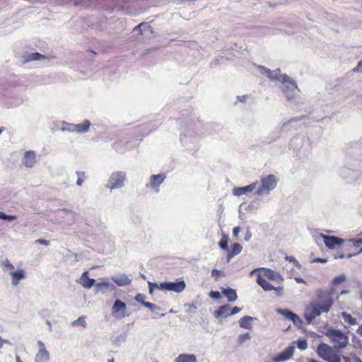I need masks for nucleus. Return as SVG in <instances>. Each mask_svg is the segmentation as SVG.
Returning a JSON list of instances; mask_svg holds the SVG:
<instances>
[{
    "label": "nucleus",
    "mask_w": 362,
    "mask_h": 362,
    "mask_svg": "<svg viewBox=\"0 0 362 362\" xmlns=\"http://www.w3.org/2000/svg\"><path fill=\"white\" fill-rule=\"evenodd\" d=\"M346 281V275L340 274L332 279L329 290L318 289L316 291L315 299L305 307L303 313V317L308 324L322 313H327L331 310L334 303L333 298L334 290Z\"/></svg>",
    "instance_id": "nucleus-1"
},
{
    "label": "nucleus",
    "mask_w": 362,
    "mask_h": 362,
    "mask_svg": "<svg viewBox=\"0 0 362 362\" xmlns=\"http://www.w3.org/2000/svg\"><path fill=\"white\" fill-rule=\"evenodd\" d=\"M258 274L257 277V283L264 290V291H281L282 287L273 286L268 280L274 281L280 283L283 281L281 276L276 272L268 268H260L257 269Z\"/></svg>",
    "instance_id": "nucleus-2"
},
{
    "label": "nucleus",
    "mask_w": 362,
    "mask_h": 362,
    "mask_svg": "<svg viewBox=\"0 0 362 362\" xmlns=\"http://www.w3.org/2000/svg\"><path fill=\"white\" fill-rule=\"evenodd\" d=\"M278 180L274 175H269L260 179L258 187L255 192L256 195L260 196L269 194L277 185Z\"/></svg>",
    "instance_id": "nucleus-3"
},
{
    "label": "nucleus",
    "mask_w": 362,
    "mask_h": 362,
    "mask_svg": "<svg viewBox=\"0 0 362 362\" xmlns=\"http://www.w3.org/2000/svg\"><path fill=\"white\" fill-rule=\"evenodd\" d=\"M259 68L262 70V74H265L272 81H279L281 83L289 82L291 90L297 88L296 83L287 75L281 74L279 69L272 71L262 66H260Z\"/></svg>",
    "instance_id": "nucleus-4"
},
{
    "label": "nucleus",
    "mask_w": 362,
    "mask_h": 362,
    "mask_svg": "<svg viewBox=\"0 0 362 362\" xmlns=\"http://www.w3.org/2000/svg\"><path fill=\"white\" fill-rule=\"evenodd\" d=\"M325 335L329 338L331 341L337 348H344L348 344V337L340 330L334 328H329L326 331Z\"/></svg>",
    "instance_id": "nucleus-5"
},
{
    "label": "nucleus",
    "mask_w": 362,
    "mask_h": 362,
    "mask_svg": "<svg viewBox=\"0 0 362 362\" xmlns=\"http://www.w3.org/2000/svg\"><path fill=\"white\" fill-rule=\"evenodd\" d=\"M317 355L328 362H339L340 358L331 346L325 343H321L317 346Z\"/></svg>",
    "instance_id": "nucleus-6"
},
{
    "label": "nucleus",
    "mask_w": 362,
    "mask_h": 362,
    "mask_svg": "<svg viewBox=\"0 0 362 362\" xmlns=\"http://www.w3.org/2000/svg\"><path fill=\"white\" fill-rule=\"evenodd\" d=\"M125 177L126 174L124 172L113 173L107 182V187L110 189L122 187Z\"/></svg>",
    "instance_id": "nucleus-7"
},
{
    "label": "nucleus",
    "mask_w": 362,
    "mask_h": 362,
    "mask_svg": "<svg viewBox=\"0 0 362 362\" xmlns=\"http://www.w3.org/2000/svg\"><path fill=\"white\" fill-rule=\"evenodd\" d=\"M158 287L160 290L173 291L180 293L185 288L186 284L183 280H180L177 282L160 283Z\"/></svg>",
    "instance_id": "nucleus-8"
},
{
    "label": "nucleus",
    "mask_w": 362,
    "mask_h": 362,
    "mask_svg": "<svg viewBox=\"0 0 362 362\" xmlns=\"http://www.w3.org/2000/svg\"><path fill=\"white\" fill-rule=\"evenodd\" d=\"M126 311V303L119 299H117L115 301L113 306L112 308V312L113 315L117 318L122 319L127 315Z\"/></svg>",
    "instance_id": "nucleus-9"
},
{
    "label": "nucleus",
    "mask_w": 362,
    "mask_h": 362,
    "mask_svg": "<svg viewBox=\"0 0 362 362\" xmlns=\"http://www.w3.org/2000/svg\"><path fill=\"white\" fill-rule=\"evenodd\" d=\"M320 237L323 239L324 243L329 249H334L335 247L341 245L344 241L342 238L337 236H329L321 234Z\"/></svg>",
    "instance_id": "nucleus-10"
},
{
    "label": "nucleus",
    "mask_w": 362,
    "mask_h": 362,
    "mask_svg": "<svg viewBox=\"0 0 362 362\" xmlns=\"http://www.w3.org/2000/svg\"><path fill=\"white\" fill-rule=\"evenodd\" d=\"M39 350L35 356V362H47L49 359V354L46 349L45 345L41 341H38Z\"/></svg>",
    "instance_id": "nucleus-11"
},
{
    "label": "nucleus",
    "mask_w": 362,
    "mask_h": 362,
    "mask_svg": "<svg viewBox=\"0 0 362 362\" xmlns=\"http://www.w3.org/2000/svg\"><path fill=\"white\" fill-rule=\"evenodd\" d=\"M165 177V175L163 173L153 175L151 176L149 183L146 184V187H151L154 189L156 192H158L159 186L163 182Z\"/></svg>",
    "instance_id": "nucleus-12"
},
{
    "label": "nucleus",
    "mask_w": 362,
    "mask_h": 362,
    "mask_svg": "<svg viewBox=\"0 0 362 362\" xmlns=\"http://www.w3.org/2000/svg\"><path fill=\"white\" fill-rule=\"evenodd\" d=\"M257 182H255L251 183L249 185L241 187H236L233 189V194L235 196H241L245 194H247L249 192H252L255 188L257 187Z\"/></svg>",
    "instance_id": "nucleus-13"
},
{
    "label": "nucleus",
    "mask_w": 362,
    "mask_h": 362,
    "mask_svg": "<svg viewBox=\"0 0 362 362\" xmlns=\"http://www.w3.org/2000/svg\"><path fill=\"white\" fill-rule=\"evenodd\" d=\"M293 353V348L291 346H289L285 349L284 351L280 353L277 356H276L273 361L274 362H282L288 360L291 358Z\"/></svg>",
    "instance_id": "nucleus-14"
},
{
    "label": "nucleus",
    "mask_w": 362,
    "mask_h": 362,
    "mask_svg": "<svg viewBox=\"0 0 362 362\" xmlns=\"http://www.w3.org/2000/svg\"><path fill=\"white\" fill-rule=\"evenodd\" d=\"M36 162V155L33 151H27L24 153L23 163L28 168H32Z\"/></svg>",
    "instance_id": "nucleus-15"
},
{
    "label": "nucleus",
    "mask_w": 362,
    "mask_h": 362,
    "mask_svg": "<svg viewBox=\"0 0 362 362\" xmlns=\"http://www.w3.org/2000/svg\"><path fill=\"white\" fill-rule=\"evenodd\" d=\"M145 299H146V296L143 293H138L135 296V300L137 302L141 303L146 308L150 309L151 311H155V310L159 309V308L156 305H155L151 302L145 301Z\"/></svg>",
    "instance_id": "nucleus-16"
},
{
    "label": "nucleus",
    "mask_w": 362,
    "mask_h": 362,
    "mask_svg": "<svg viewBox=\"0 0 362 362\" xmlns=\"http://www.w3.org/2000/svg\"><path fill=\"white\" fill-rule=\"evenodd\" d=\"M78 282L83 288H90L94 285L95 280L89 278L88 272H84Z\"/></svg>",
    "instance_id": "nucleus-17"
},
{
    "label": "nucleus",
    "mask_w": 362,
    "mask_h": 362,
    "mask_svg": "<svg viewBox=\"0 0 362 362\" xmlns=\"http://www.w3.org/2000/svg\"><path fill=\"white\" fill-rule=\"evenodd\" d=\"M10 274L12 276V284L14 286H17L21 279L25 278V272L22 269L12 272Z\"/></svg>",
    "instance_id": "nucleus-18"
},
{
    "label": "nucleus",
    "mask_w": 362,
    "mask_h": 362,
    "mask_svg": "<svg viewBox=\"0 0 362 362\" xmlns=\"http://www.w3.org/2000/svg\"><path fill=\"white\" fill-rule=\"evenodd\" d=\"M230 307L229 305H223L218 308L215 311L214 315L216 317H228L230 316Z\"/></svg>",
    "instance_id": "nucleus-19"
},
{
    "label": "nucleus",
    "mask_w": 362,
    "mask_h": 362,
    "mask_svg": "<svg viewBox=\"0 0 362 362\" xmlns=\"http://www.w3.org/2000/svg\"><path fill=\"white\" fill-rule=\"evenodd\" d=\"M112 281L119 286L129 285L132 281L126 275L113 277Z\"/></svg>",
    "instance_id": "nucleus-20"
},
{
    "label": "nucleus",
    "mask_w": 362,
    "mask_h": 362,
    "mask_svg": "<svg viewBox=\"0 0 362 362\" xmlns=\"http://www.w3.org/2000/svg\"><path fill=\"white\" fill-rule=\"evenodd\" d=\"M222 293L227 298L229 302H233L238 298L236 291L232 288H223Z\"/></svg>",
    "instance_id": "nucleus-21"
},
{
    "label": "nucleus",
    "mask_w": 362,
    "mask_h": 362,
    "mask_svg": "<svg viewBox=\"0 0 362 362\" xmlns=\"http://www.w3.org/2000/svg\"><path fill=\"white\" fill-rule=\"evenodd\" d=\"M196 356L193 354H180L175 359V362H196Z\"/></svg>",
    "instance_id": "nucleus-22"
},
{
    "label": "nucleus",
    "mask_w": 362,
    "mask_h": 362,
    "mask_svg": "<svg viewBox=\"0 0 362 362\" xmlns=\"http://www.w3.org/2000/svg\"><path fill=\"white\" fill-rule=\"evenodd\" d=\"M284 84L282 87V91L287 97L288 100H291L294 97V92L297 90H291L289 82L282 83Z\"/></svg>",
    "instance_id": "nucleus-23"
},
{
    "label": "nucleus",
    "mask_w": 362,
    "mask_h": 362,
    "mask_svg": "<svg viewBox=\"0 0 362 362\" xmlns=\"http://www.w3.org/2000/svg\"><path fill=\"white\" fill-rule=\"evenodd\" d=\"M252 320V317L250 316H244L241 317L239 320L240 327L244 329H251L252 327L251 323Z\"/></svg>",
    "instance_id": "nucleus-24"
},
{
    "label": "nucleus",
    "mask_w": 362,
    "mask_h": 362,
    "mask_svg": "<svg viewBox=\"0 0 362 362\" xmlns=\"http://www.w3.org/2000/svg\"><path fill=\"white\" fill-rule=\"evenodd\" d=\"M90 123L88 120H84L81 124H75L76 132L77 133H85L88 132L90 127Z\"/></svg>",
    "instance_id": "nucleus-25"
},
{
    "label": "nucleus",
    "mask_w": 362,
    "mask_h": 362,
    "mask_svg": "<svg viewBox=\"0 0 362 362\" xmlns=\"http://www.w3.org/2000/svg\"><path fill=\"white\" fill-rule=\"evenodd\" d=\"M242 250V246L239 243H234L232 245L231 250L229 252L228 256L229 257L238 255Z\"/></svg>",
    "instance_id": "nucleus-26"
},
{
    "label": "nucleus",
    "mask_w": 362,
    "mask_h": 362,
    "mask_svg": "<svg viewBox=\"0 0 362 362\" xmlns=\"http://www.w3.org/2000/svg\"><path fill=\"white\" fill-rule=\"evenodd\" d=\"M341 316L344 322L348 323L349 325H354L356 324V320L354 318L351 314L343 312L341 313Z\"/></svg>",
    "instance_id": "nucleus-27"
},
{
    "label": "nucleus",
    "mask_w": 362,
    "mask_h": 362,
    "mask_svg": "<svg viewBox=\"0 0 362 362\" xmlns=\"http://www.w3.org/2000/svg\"><path fill=\"white\" fill-rule=\"evenodd\" d=\"M228 237L226 234L223 233L221 239L218 243V245L222 250H228Z\"/></svg>",
    "instance_id": "nucleus-28"
},
{
    "label": "nucleus",
    "mask_w": 362,
    "mask_h": 362,
    "mask_svg": "<svg viewBox=\"0 0 362 362\" xmlns=\"http://www.w3.org/2000/svg\"><path fill=\"white\" fill-rule=\"evenodd\" d=\"M281 313L286 316V318L292 320L294 323L297 320H299L298 316L292 312L288 310H282Z\"/></svg>",
    "instance_id": "nucleus-29"
},
{
    "label": "nucleus",
    "mask_w": 362,
    "mask_h": 362,
    "mask_svg": "<svg viewBox=\"0 0 362 362\" xmlns=\"http://www.w3.org/2000/svg\"><path fill=\"white\" fill-rule=\"evenodd\" d=\"M251 338V336L250 333H245L243 334H240L237 339V342L239 345L242 344L247 340H249Z\"/></svg>",
    "instance_id": "nucleus-30"
},
{
    "label": "nucleus",
    "mask_w": 362,
    "mask_h": 362,
    "mask_svg": "<svg viewBox=\"0 0 362 362\" xmlns=\"http://www.w3.org/2000/svg\"><path fill=\"white\" fill-rule=\"evenodd\" d=\"M72 325L74 326H82L83 327H86V320H85V317H83V316L78 317L76 320H74L72 322Z\"/></svg>",
    "instance_id": "nucleus-31"
},
{
    "label": "nucleus",
    "mask_w": 362,
    "mask_h": 362,
    "mask_svg": "<svg viewBox=\"0 0 362 362\" xmlns=\"http://www.w3.org/2000/svg\"><path fill=\"white\" fill-rule=\"evenodd\" d=\"M76 175L78 176L76 185L78 186H81L82 185V183L83 182L84 179L86 177L85 173L83 171H77Z\"/></svg>",
    "instance_id": "nucleus-32"
},
{
    "label": "nucleus",
    "mask_w": 362,
    "mask_h": 362,
    "mask_svg": "<svg viewBox=\"0 0 362 362\" xmlns=\"http://www.w3.org/2000/svg\"><path fill=\"white\" fill-rule=\"evenodd\" d=\"M45 58V56L38 52L32 53L28 56V60L30 61L39 60Z\"/></svg>",
    "instance_id": "nucleus-33"
},
{
    "label": "nucleus",
    "mask_w": 362,
    "mask_h": 362,
    "mask_svg": "<svg viewBox=\"0 0 362 362\" xmlns=\"http://www.w3.org/2000/svg\"><path fill=\"white\" fill-rule=\"evenodd\" d=\"M297 346L300 350L306 349L308 347V344H307L306 340H305V339L298 340L297 341Z\"/></svg>",
    "instance_id": "nucleus-34"
},
{
    "label": "nucleus",
    "mask_w": 362,
    "mask_h": 362,
    "mask_svg": "<svg viewBox=\"0 0 362 362\" xmlns=\"http://www.w3.org/2000/svg\"><path fill=\"white\" fill-rule=\"evenodd\" d=\"M110 286V284L107 281H102L99 282L97 284V288L100 290H104Z\"/></svg>",
    "instance_id": "nucleus-35"
},
{
    "label": "nucleus",
    "mask_w": 362,
    "mask_h": 362,
    "mask_svg": "<svg viewBox=\"0 0 362 362\" xmlns=\"http://www.w3.org/2000/svg\"><path fill=\"white\" fill-rule=\"evenodd\" d=\"M63 130H67L71 132H76L75 124H66V126L63 127Z\"/></svg>",
    "instance_id": "nucleus-36"
},
{
    "label": "nucleus",
    "mask_w": 362,
    "mask_h": 362,
    "mask_svg": "<svg viewBox=\"0 0 362 362\" xmlns=\"http://www.w3.org/2000/svg\"><path fill=\"white\" fill-rule=\"evenodd\" d=\"M148 288H149V293L151 294H153L154 288L159 289V287H158L159 285H158L155 283L148 282Z\"/></svg>",
    "instance_id": "nucleus-37"
},
{
    "label": "nucleus",
    "mask_w": 362,
    "mask_h": 362,
    "mask_svg": "<svg viewBox=\"0 0 362 362\" xmlns=\"http://www.w3.org/2000/svg\"><path fill=\"white\" fill-rule=\"evenodd\" d=\"M354 72H361L362 73V59L358 62L357 66L352 70Z\"/></svg>",
    "instance_id": "nucleus-38"
},
{
    "label": "nucleus",
    "mask_w": 362,
    "mask_h": 362,
    "mask_svg": "<svg viewBox=\"0 0 362 362\" xmlns=\"http://www.w3.org/2000/svg\"><path fill=\"white\" fill-rule=\"evenodd\" d=\"M211 275L213 277H215L216 279H218L222 275V272L218 269H213L211 272Z\"/></svg>",
    "instance_id": "nucleus-39"
},
{
    "label": "nucleus",
    "mask_w": 362,
    "mask_h": 362,
    "mask_svg": "<svg viewBox=\"0 0 362 362\" xmlns=\"http://www.w3.org/2000/svg\"><path fill=\"white\" fill-rule=\"evenodd\" d=\"M286 259L290 262H293L295 265L299 266L298 262L296 259L294 257L292 256H286Z\"/></svg>",
    "instance_id": "nucleus-40"
},
{
    "label": "nucleus",
    "mask_w": 362,
    "mask_h": 362,
    "mask_svg": "<svg viewBox=\"0 0 362 362\" xmlns=\"http://www.w3.org/2000/svg\"><path fill=\"white\" fill-rule=\"evenodd\" d=\"M210 296L214 299H218L221 298V294L218 291H211Z\"/></svg>",
    "instance_id": "nucleus-41"
},
{
    "label": "nucleus",
    "mask_w": 362,
    "mask_h": 362,
    "mask_svg": "<svg viewBox=\"0 0 362 362\" xmlns=\"http://www.w3.org/2000/svg\"><path fill=\"white\" fill-rule=\"evenodd\" d=\"M35 243L41 245H45L46 246L49 245V242L48 240L44 239H37L35 241Z\"/></svg>",
    "instance_id": "nucleus-42"
},
{
    "label": "nucleus",
    "mask_w": 362,
    "mask_h": 362,
    "mask_svg": "<svg viewBox=\"0 0 362 362\" xmlns=\"http://www.w3.org/2000/svg\"><path fill=\"white\" fill-rule=\"evenodd\" d=\"M240 308L237 307V306H235L233 307L231 310H230V315H235L236 313H238V312H240Z\"/></svg>",
    "instance_id": "nucleus-43"
},
{
    "label": "nucleus",
    "mask_w": 362,
    "mask_h": 362,
    "mask_svg": "<svg viewBox=\"0 0 362 362\" xmlns=\"http://www.w3.org/2000/svg\"><path fill=\"white\" fill-rule=\"evenodd\" d=\"M240 231V227L237 226V227L233 228V235L235 238H237L238 236V234H239Z\"/></svg>",
    "instance_id": "nucleus-44"
},
{
    "label": "nucleus",
    "mask_w": 362,
    "mask_h": 362,
    "mask_svg": "<svg viewBox=\"0 0 362 362\" xmlns=\"http://www.w3.org/2000/svg\"><path fill=\"white\" fill-rule=\"evenodd\" d=\"M16 218H17V217L16 216H13V215H6V220L9 221H14Z\"/></svg>",
    "instance_id": "nucleus-45"
},
{
    "label": "nucleus",
    "mask_w": 362,
    "mask_h": 362,
    "mask_svg": "<svg viewBox=\"0 0 362 362\" xmlns=\"http://www.w3.org/2000/svg\"><path fill=\"white\" fill-rule=\"evenodd\" d=\"M314 262L326 263L327 259L322 258H316L313 260Z\"/></svg>",
    "instance_id": "nucleus-46"
},
{
    "label": "nucleus",
    "mask_w": 362,
    "mask_h": 362,
    "mask_svg": "<svg viewBox=\"0 0 362 362\" xmlns=\"http://www.w3.org/2000/svg\"><path fill=\"white\" fill-rule=\"evenodd\" d=\"M5 266H6L8 269H11V270H13V269H14V266H13L12 264H11L8 261H7V262L5 263Z\"/></svg>",
    "instance_id": "nucleus-47"
},
{
    "label": "nucleus",
    "mask_w": 362,
    "mask_h": 362,
    "mask_svg": "<svg viewBox=\"0 0 362 362\" xmlns=\"http://www.w3.org/2000/svg\"><path fill=\"white\" fill-rule=\"evenodd\" d=\"M144 25V23H140L139 25H136V26L134 28V30H138V31H139V33H140L141 34H142V32H141V26H142V25Z\"/></svg>",
    "instance_id": "nucleus-48"
},
{
    "label": "nucleus",
    "mask_w": 362,
    "mask_h": 362,
    "mask_svg": "<svg viewBox=\"0 0 362 362\" xmlns=\"http://www.w3.org/2000/svg\"><path fill=\"white\" fill-rule=\"evenodd\" d=\"M353 255L348 254V255H339L338 256H336V258H344V257H351Z\"/></svg>",
    "instance_id": "nucleus-49"
},
{
    "label": "nucleus",
    "mask_w": 362,
    "mask_h": 362,
    "mask_svg": "<svg viewBox=\"0 0 362 362\" xmlns=\"http://www.w3.org/2000/svg\"><path fill=\"white\" fill-rule=\"evenodd\" d=\"M8 341L5 339H1L0 337V349H1L5 343H7Z\"/></svg>",
    "instance_id": "nucleus-50"
},
{
    "label": "nucleus",
    "mask_w": 362,
    "mask_h": 362,
    "mask_svg": "<svg viewBox=\"0 0 362 362\" xmlns=\"http://www.w3.org/2000/svg\"><path fill=\"white\" fill-rule=\"evenodd\" d=\"M357 333L362 337V324L358 327Z\"/></svg>",
    "instance_id": "nucleus-51"
},
{
    "label": "nucleus",
    "mask_w": 362,
    "mask_h": 362,
    "mask_svg": "<svg viewBox=\"0 0 362 362\" xmlns=\"http://www.w3.org/2000/svg\"><path fill=\"white\" fill-rule=\"evenodd\" d=\"M6 214L2 211H0V218L6 220Z\"/></svg>",
    "instance_id": "nucleus-52"
},
{
    "label": "nucleus",
    "mask_w": 362,
    "mask_h": 362,
    "mask_svg": "<svg viewBox=\"0 0 362 362\" xmlns=\"http://www.w3.org/2000/svg\"><path fill=\"white\" fill-rule=\"evenodd\" d=\"M348 292H349V291L344 289V290H342V291H340V295L346 294V293H347Z\"/></svg>",
    "instance_id": "nucleus-53"
},
{
    "label": "nucleus",
    "mask_w": 362,
    "mask_h": 362,
    "mask_svg": "<svg viewBox=\"0 0 362 362\" xmlns=\"http://www.w3.org/2000/svg\"><path fill=\"white\" fill-rule=\"evenodd\" d=\"M16 362H23V361H21V358H20V356H16Z\"/></svg>",
    "instance_id": "nucleus-54"
},
{
    "label": "nucleus",
    "mask_w": 362,
    "mask_h": 362,
    "mask_svg": "<svg viewBox=\"0 0 362 362\" xmlns=\"http://www.w3.org/2000/svg\"><path fill=\"white\" fill-rule=\"evenodd\" d=\"M296 280L298 283L303 282V280L301 278H296Z\"/></svg>",
    "instance_id": "nucleus-55"
},
{
    "label": "nucleus",
    "mask_w": 362,
    "mask_h": 362,
    "mask_svg": "<svg viewBox=\"0 0 362 362\" xmlns=\"http://www.w3.org/2000/svg\"><path fill=\"white\" fill-rule=\"evenodd\" d=\"M115 148L117 150L118 149V143L117 142L115 143Z\"/></svg>",
    "instance_id": "nucleus-56"
},
{
    "label": "nucleus",
    "mask_w": 362,
    "mask_h": 362,
    "mask_svg": "<svg viewBox=\"0 0 362 362\" xmlns=\"http://www.w3.org/2000/svg\"><path fill=\"white\" fill-rule=\"evenodd\" d=\"M310 362H318V361H316V360L312 359V360L310 361Z\"/></svg>",
    "instance_id": "nucleus-57"
},
{
    "label": "nucleus",
    "mask_w": 362,
    "mask_h": 362,
    "mask_svg": "<svg viewBox=\"0 0 362 362\" xmlns=\"http://www.w3.org/2000/svg\"><path fill=\"white\" fill-rule=\"evenodd\" d=\"M3 132V129L0 128V134Z\"/></svg>",
    "instance_id": "nucleus-58"
}]
</instances>
